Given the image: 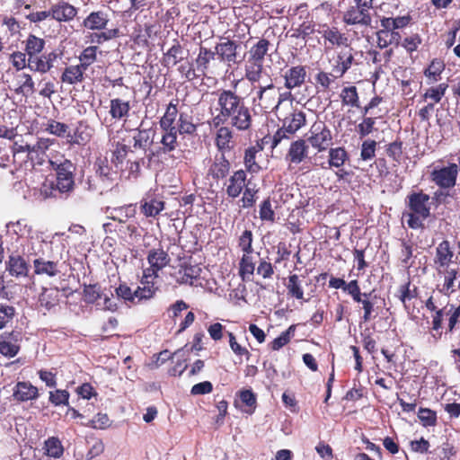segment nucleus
Segmentation results:
<instances>
[{"label":"nucleus","instance_id":"1","mask_svg":"<svg viewBox=\"0 0 460 460\" xmlns=\"http://www.w3.org/2000/svg\"><path fill=\"white\" fill-rule=\"evenodd\" d=\"M217 114L212 119V125L219 127L228 125L237 130L244 131L251 128L252 117L244 99L232 90L217 92Z\"/></svg>","mask_w":460,"mask_h":460},{"label":"nucleus","instance_id":"2","mask_svg":"<svg viewBox=\"0 0 460 460\" xmlns=\"http://www.w3.org/2000/svg\"><path fill=\"white\" fill-rule=\"evenodd\" d=\"M251 84V93L255 102L264 111L277 109L279 87L275 86L270 74L246 78Z\"/></svg>","mask_w":460,"mask_h":460},{"label":"nucleus","instance_id":"3","mask_svg":"<svg viewBox=\"0 0 460 460\" xmlns=\"http://www.w3.org/2000/svg\"><path fill=\"white\" fill-rule=\"evenodd\" d=\"M429 200V195L421 190L407 196V207L410 211L404 212L402 217L410 228L418 229L423 226V221L430 216Z\"/></svg>","mask_w":460,"mask_h":460},{"label":"nucleus","instance_id":"4","mask_svg":"<svg viewBox=\"0 0 460 460\" xmlns=\"http://www.w3.org/2000/svg\"><path fill=\"white\" fill-rule=\"evenodd\" d=\"M49 164L56 172L57 189L61 193L70 192L75 186V164L64 156L50 158Z\"/></svg>","mask_w":460,"mask_h":460},{"label":"nucleus","instance_id":"5","mask_svg":"<svg viewBox=\"0 0 460 460\" xmlns=\"http://www.w3.org/2000/svg\"><path fill=\"white\" fill-rule=\"evenodd\" d=\"M270 41L261 39L249 50V57L244 67L245 78L270 74L264 67V58L268 53Z\"/></svg>","mask_w":460,"mask_h":460},{"label":"nucleus","instance_id":"6","mask_svg":"<svg viewBox=\"0 0 460 460\" xmlns=\"http://www.w3.org/2000/svg\"><path fill=\"white\" fill-rule=\"evenodd\" d=\"M149 267L143 270L145 281L155 279L159 277V271L170 263V256L163 248H153L147 254Z\"/></svg>","mask_w":460,"mask_h":460},{"label":"nucleus","instance_id":"7","mask_svg":"<svg viewBox=\"0 0 460 460\" xmlns=\"http://www.w3.org/2000/svg\"><path fill=\"white\" fill-rule=\"evenodd\" d=\"M307 142L318 152L325 151L332 144L331 130L323 121L315 122L310 128Z\"/></svg>","mask_w":460,"mask_h":460},{"label":"nucleus","instance_id":"8","mask_svg":"<svg viewBox=\"0 0 460 460\" xmlns=\"http://www.w3.org/2000/svg\"><path fill=\"white\" fill-rule=\"evenodd\" d=\"M355 60L354 49L345 47L336 52V55L330 59L331 69L335 77H342L351 67Z\"/></svg>","mask_w":460,"mask_h":460},{"label":"nucleus","instance_id":"9","mask_svg":"<svg viewBox=\"0 0 460 460\" xmlns=\"http://www.w3.org/2000/svg\"><path fill=\"white\" fill-rule=\"evenodd\" d=\"M458 168L456 164H450L447 167L435 168L430 174L431 181L439 188L449 189L456 185Z\"/></svg>","mask_w":460,"mask_h":460},{"label":"nucleus","instance_id":"10","mask_svg":"<svg viewBox=\"0 0 460 460\" xmlns=\"http://www.w3.org/2000/svg\"><path fill=\"white\" fill-rule=\"evenodd\" d=\"M240 45L228 38H225L221 42L217 43L215 47V53L218 59L226 63L227 66L238 64L237 49Z\"/></svg>","mask_w":460,"mask_h":460},{"label":"nucleus","instance_id":"11","mask_svg":"<svg viewBox=\"0 0 460 460\" xmlns=\"http://www.w3.org/2000/svg\"><path fill=\"white\" fill-rule=\"evenodd\" d=\"M46 242L42 239L40 234L36 232L31 237L27 238L24 242H21L18 252L27 259L31 257L39 258L44 255L43 247Z\"/></svg>","mask_w":460,"mask_h":460},{"label":"nucleus","instance_id":"12","mask_svg":"<svg viewBox=\"0 0 460 460\" xmlns=\"http://www.w3.org/2000/svg\"><path fill=\"white\" fill-rule=\"evenodd\" d=\"M319 33L322 35L324 46L326 49H331L334 46L348 47L349 39L345 33L341 32L337 27H331L328 25H323L322 29L319 31Z\"/></svg>","mask_w":460,"mask_h":460},{"label":"nucleus","instance_id":"13","mask_svg":"<svg viewBox=\"0 0 460 460\" xmlns=\"http://www.w3.org/2000/svg\"><path fill=\"white\" fill-rule=\"evenodd\" d=\"M107 217L117 225L126 224L131 222L136 217L137 207L135 204H128L121 207H115L106 208Z\"/></svg>","mask_w":460,"mask_h":460},{"label":"nucleus","instance_id":"14","mask_svg":"<svg viewBox=\"0 0 460 460\" xmlns=\"http://www.w3.org/2000/svg\"><path fill=\"white\" fill-rule=\"evenodd\" d=\"M57 58L58 54L55 51L41 56L37 55L35 58H28V68L33 72L45 74L54 66Z\"/></svg>","mask_w":460,"mask_h":460},{"label":"nucleus","instance_id":"15","mask_svg":"<svg viewBox=\"0 0 460 460\" xmlns=\"http://www.w3.org/2000/svg\"><path fill=\"white\" fill-rule=\"evenodd\" d=\"M7 234L21 244L27 238L31 237L37 231L33 230L25 220L21 219L16 222H10L6 225Z\"/></svg>","mask_w":460,"mask_h":460},{"label":"nucleus","instance_id":"16","mask_svg":"<svg viewBox=\"0 0 460 460\" xmlns=\"http://www.w3.org/2000/svg\"><path fill=\"white\" fill-rule=\"evenodd\" d=\"M343 21L349 25H370L371 16L369 10L360 5L351 6L343 15Z\"/></svg>","mask_w":460,"mask_h":460},{"label":"nucleus","instance_id":"17","mask_svg":"<svg viewBox=\"0 0 460 460\" xmlns=\"http://www.w3.org/2000/svg\"><path fill=\"white\" fill-rule=\"evenodd\" d=\"M144 120L141 121L139 127L133 130V146L135 148L146 150L153 143L155 131L152 128H145Z\"/></svg>","mask_w":460,"mask_h":460},{"label":"nucleus","instance_id":"18","mask_svg":"<svg viewBox=\"0 0 460 460\" xmlns=\"http://www.w3.org/2000/svg\"><path fill=\"white\" fill-rule=\"evenodd\" d=\"M285 87L289 91L300 87L305 81L306 69L305 66L298 65L288 68L284 75Z\"/></svg>","mask_w":460,"mask_h":460},{"label":"nucleus","instance_id":"19","mask_svg":"<svg viewBox=\"0 0 460 460\" xmlns=\"http://www.w3.org/2000/svg\"><path fill=\"white\" fill-rule=\"evenodd\" d=\"M13 397L17 402H28L39 397V390L28 381L18 382L13 389Z\"/></svg>","mask_w":460,"mask_h":460},{"label":"nucleus","instance_id":"20","mask_svg":"<svg viewBox=\"0 0 460 460\" xmlns=\"http://www.w3.org/2000/svg\"><path fill=\"white\" fill-rule=\"evenodd\" d=\"M33 269L36 275L54 278L60 273V263L58 261L46 260L40 256L33 259Z\"/></svg>","mask_w":460,"mask_h":460},{"label":"nucleus","instance_id":"21","mask_svg":"<svg viewBox=\"0 0 460 460\" xmlns=\"http://www.w3.org/2000/svg\"><path fill=\"white\" fill-rule=\"evenodd\" d=\"M30 270V265L25 260V256L22 255L18 251L9 256L7 263V270L10 275L20 278L26 277Z\"/></svg>","mask_w":460,"mask_h":460},{"label":"nucleus","instance_id":"22","mask_svg":"<svg viewBox=\"0 0 460 460\" xmlns=\"http://www.w3.org/2000/svg\"><path fill=\"white\" fill-rule=\"evenodd\" d=\"M226 194L231 198H237L246 186V173L243 170L234 172L226 183Z\"/></svg>","mask_w":460,"mask_h":460},{"label":"nucleus","instance_id":"23","mask_svg":"<svg viewBox=\"0 0 460 460\" xmlns=\"http://www.w3.org/2000/svg\"><path fill=\"white\" fill-rule=\"evenodd\" d=\"M308 155V146L304 139H298L291 143L287 159L289 161V167L292 164H301Z\"/></svg>","mask_w":460,"mask_h":460},{"label":"nucleus","instance_id":"24","mask_svg":"<svg viewBox=\"0 0 460 460\" xmlns=\"http://www.w3.org/2000/svg\"><path fill=\"white\" fill-rule=\"evenodd\" d=\"M51 18L61 22H70L77 14V9L66 2H59L51 6Z\"/></svg>","mask_w":460,"mask_h":460},{"label":"nucleus","instance_id":"25","mask_svg":"<svg viewBox=\"0 0 460 460\" xmlns=\"http://www.w3.org/2000/svg\"><path fill=\"white\" fill-rule=\"evenodd\" d=\"M109 15L103 11H96L90 13L84 20V28L91 31H103L109 23Z\"/></svg>","mask_w":460,"mask_h":460},{"label":"nucleus","instance_id":"26","mask_svg":"<svg viewBox=\"0 0 460 460\" xmlns=\"http://www.w3.org/2000/svg\"><path fill=\"white\" fill-rule=\"evenodd\" d=\"M177 128L161 130L160 147L158 153L167 155L179 146Z\"/></svg>","mask_w":460,"mask_h":460},{"label":"nucleus","instance_id":"27","mask_svg":"<svg viewBox=\"0 0 460 460\" xmlns=\"http://www.w3.org/2000/svg\"><path fill=\"white\" fill-rule=\"evenodd\" d=\"M454 252L451 250L450 243L447 240L442 241L436 248L434 263L438 271L441 268H447L452 261Z\"/></svg>","mask_w":460,"mask_h":460},{"label":"nucleus","instance_id":"28","mask_svg":"<svg viewBox=\"0 0 460 460\" xmlns=\"http://www.w3.org/2000/svg\"><path fill=\"white\" fill-rule=\"evenodd\" d=\"M164 208V202L152 196H146L140 201L141 212L146 217H155Z\"/></svg>","mask_w":460,"mask_h":460},{"label":"nucleus","instance_id":"29","mask_svg":"<svg viewBox=\"0 0 460 460\" xmlns=\"http://www.w3.org/2000/svg\"><path fill=\"white\" fill-rule=\"evenodd\" d=\"M201 269L197 265L181 266L175 272V279L180 284L193 285L200 275Z\"/></svg>","mask_w":460,"mask_h":460},{"label":"nucleus","instance_id":"30","mask_svg":"<svg viewBox=\"0 0 460 460\" xmlns=\"http://www.w3.org/2000/svg\"><path fill=\"white\" fill-rule=\"evenodd\" d=\"M130 103L120 98L111 99L110 102V115L116 120H126L129 114Z\"/></svg>","mask_w":460,"mask_h":460},{"label":"nucleus","instance_id":"31","mask_svg":"<svg viewBox=\"0 0 460 460\" xmlns=\"http://www.w3.org/2000/svg\"><path fill=\"white\" fill-rule=\"evenodd\" d=\"M52 142L49 138H40L35 144L30 145L28 158L31 162L41 164L44 161L46 151Z\"/></svg>","mask_w":460,"mask_h":460},{"label":"nucleus","instance_id":"32","mask_svg":"<svg viewBox=\"0 0 460 460\" xmlns=\"http://www.w3.org/2000/svg\"><path fill=\"white\" fill-rule=\"evenodd\" d=\"M217 132L216 135V145L219 151L222 153L229 151L234 146L233 142V131L226 125L217 127Z\"/></svg>","mask_w":460,"mask_h":460},{"label":"nucleus","instance_id":"33","mask_svg":"<svg viewBox=\"0 0 460 460\" xmlns=\"http://www.w3.org/2000/svg\"><path fill=\"white\" fill-rule=\"evenodd\" d=\"M401 35L392 29L383 28L376 32V43L380 49L387 48L390 45H399Z\"/></svg>","mask_w":460,"mask_h":460},{"label":"nucleus","instance_id":"34","mask_svg":"<svg viewBox=\"0 0 460 460\" xmlns=\"http://www.w3.org/2000/svg\"><path fill=\"white\" fill-rule=\"evenodd\" d=\"M216 58L215 51L205 47H200L199 54L196 58V67L198 72L202 74V78L207 75L208 71L209 64Z\"/></svg>","mask_w":460,"mask_h":460},{"label":"nucleus","instance_id":"35","mask_svg":"<svg viewBox=\"0 0 460 460\" xmlns=\"http://www.w3.org/2000/svg\"><path fill=\"white\" fill-rule=\"evenodd\" d=\"M305 124V114L301 111H294L283 120V126L288 129V135L295 134Z\"/></svg>","mask_w":460,"mask_h":460},{"label":"nucleus","instance_id":"36","mask_svg":"<svg viewBox=\"0 0 460 460\" xmlns=\"http://www.w3.org/2000/svg\"><path fill=\"white\" fill-rule=\"evenodd\" d=\"M86 69L79 65H71L65 68L61 75L63 83L75 84L84 80V73Z\"/></svg>","mask_w":460,"mask_h":460},{"label":"nucleus","instance_id":"37","mask_svg":"<svg viewBox=\"0 0 460 460\" xmlns=\"http://www.w3.org/2000/svg\"><path fill=\"white\" fill-rule=\"evenodd\" d=\"M445 69V63L440 58L431 60L429 66L424 70V75L428 80V84H434L441 79V74Z\"/></svg>","mask_w":460,"mask_h":460},{"label":"nucleus","instance_id":"38","mask_svg":"<svg viewBox=\"0 0 460 460\" xmlns=\"http://www.w3.org/2000/svg\"><path fill=\"white\" fill-rule=\"evenodd\" d=\"M230 164L226 159L224 154H221L220 156H217L213 164L209 169V173L215 179H223L226 177L229 172Z\"/></svg>","mask_w":460,"mask_h":460},{"label":"nucleus","instance_id":"39","mask_svg":"<svg viewBox=\"0 0 460 460\" xmlns=\"http://www.w3.org/2000/svg\"><path fill=\"white\" fill-rule=\"evenodd\" d=\"M18 87L15 92L18 94L29 96L35 92V85L31 75L27 73H20L16 75Z\"/></svg>","mask_w":460,"mask_h":460},{"label":"nucleus","instance_id":"40","mask_svg":"<svg viewBox=\"0 0 460 460\" xmlns=\"http://www.w3.org/2000/svg\"><path fill=\"white\" fill-rule=\"evenodd\" d=\"M177 115H178L177 105L172 102H170L167 105L164 114L162 116V118L159 120V126H160L161 130L176 128L174 122L176 120Z\"/></svg>","mask_w":460,"mask_h":460},{"label":"nucleus","instance_id":"41","mask_svg":"<svg viewBox=\"0 0 460 460\" xmlns=\"http://www.w3.org/2000/svg\"><path fill=\"white\" fill-rule=\"evenodd\" d=\"M155 279H146L145 281L144 275L142 276L140 284L137 289L135 296L137 297V303L142 300H147L154 296L156 288L155 287Z\"/></svg>","mask_w":460,"mask_h":460},{"label":"nucleus","instance_id":"42","mask_svg":"<svg viewBox=\"0 0 460 460\" xmlns=\"http://www.w3.org/2000/svg\"><path fill=\"white\" fill-rule=\"evenodd\" d=\"M183 49L181 44L176 41L164 55L163 62L165 66H173L181 63L182 58Z\"/></svg>","mask_w":460,"mask_h":460},{"label":"nucleus","instance_id":"43","mask_svg":"<svg viewBox=\"0 0 460 460\" xmlns=\"http://www.w3.org/2000/svg\"><path fill=\"white\" fill-rule=\"evenodd\" d=\"M349 160L348 152L344 147L330 148L328 152V164L330 167L341 168Z\"/></svg>","mask_w":460,"mask_h":460},{"label":"nucleus","instance_id":"44","mask_svg":"<svg viewBox=\"0 0 460 460\" xmlns=\"http://www.w3.org/2000/svg\"><path fill=\"white\" fill-rule=\"evenodd\" d=\"M340 97L343 106H349L351 108L360 107L358 89L354 85L344 87L341 91Z\"/></svg>","mask_w":460,"mask_h":460},{"label":"nucleus","instance_id":"45","mask_svg":"<svg viewBox=\"0 0 460 460\" xmlns=\"http://www.w3.org/2000/svg\"><path fill=\"white\" fill-rule=\"evenodd\" d=\"M44 47L45 40L43 39L32 34L29 35L25 40V52L28 58H35L43 50Z\"/></svg>","mask_w":460,"mask_h":460},{"label":"nucleus","instance_id":"46","mask_svg":"<svg viewBox=\"0 0 460 460\" xmlns=\"http://www.w3.org/2000/svg\"><path fill=\"white\" fill-rule=\"evenodd\" d=\"M255 261L252 253L243 252L239 263V272L243 279H249L255 270Z\"/></svg>","mask_w":460,"mask_h":460},{"label":"nucleus","instance_id":"47","mask_svg":"<svg viewBox=\"0 0 460 460\" xmlns=\"http://www.w3.org/2000/svg\"><path fill=\"white\" fill-rule=\"evenodd\" d=\"M19 351V346L16 341H13L11 335L0 336V353L4 356L13 358Z\"/></svg>","mask_w":460,"mask_h":460},{"label":"nucleus","instance_id":"48","mask_svg":"<svg viewBox=\"0 0 460 460\" xmlns=\"http://www.w3.org/2000/svg\"><path fill=\"white\" fill-rule=\"evenodd\" d=\"M178 71L181 78L186 81L192 82L196 79H202V74L198 72L197 67L195 68L190 61L181 62Z\"/></svg>","mask_w":460,"mask_h":460},{"label":"nucleus","instance_id":"49","mask_svg":"<svg viewBox=\"0 0 460 460\" xmlns=\"http://www.w3.org/2000/svg\"><path fill=\"white\" fill-rule=\"evenodd\" d=\"M411 21V17L409 15L404 16H397L395 18H383L381 19V27L392 29L393 31H396L398 29H402L406 27Z\"/></svg>","mask_w":460,"mask_h":460},{"label":"nucleus","instance_id":"50","mask_svg":"<svg viewBox=\"0 0 460 460\" xmlns=\"http://www.w3.org/2000/svg\"><path fill=\"white\" fill-rule=\"evenodd\" d=\"M118 235L121 239H136L140 236L137 224L131 221L126 224L118 225Z\"/></svg>","mask_w":460,"mask_h":460},{"label":"nucleus","instance_id":"51","mask_svg":"<svg viewBox=\"0 0 460 460\" xmlns=\"http://www.w3.org/2000/svg\"><path fill=\"white\" fill-rule=\"evenodd\" d=\"M128 147L120 143H117L115 149L112 151L111 163L118 170L124 171V160L128 154Z\"/></svg>","mask_w":460,"mask_h":460},{"label":"nucleus","instance_id":"52","mask_svg":"<svg viewBox=\"0 0 460 460\" xmlns=\"http://www.w3.org/2000/svg\"><path fill=\"white\" fill-rule=\"evenodd\" d=\"M296 329V325H290L285 332H281V334L275 338L270 343V348L272 350H279L282 347L287 345L291 337L295 334Z\"/></svg>","mask_w":460,"mask_h":460},{"label":"nucleus","instance_id":"53","mask_svg":"<svg viewBox=\"0 0 460 460\" xmlns=\"http://www.w3.org/2000/svg\"><path fill=\"white\" fill-rule=\"evenodd\" d=\"M44 449L49 456L55 458L60 457L64 452L61 441L55 437L49 438L45 441Z\"/></svg>","mask_w":460,"mask_h":460},{"label":"nucleus","instance_id":"54","mask_svg":"<svg viewBox=\"0 0 460 460\" xmlns=\"http://www.w3.org/2000/svg\"><path fill=\"white\" fill-rule=\"evenodd\" d=\"M287 288L290 296L296 299L304 298V290L297 275L293 274L288 277Z\"/></svg>","mask_w":460,"mask_h":460},{"label":"nucleus","instance_id":"55","mask_svg":"<svg viewBox=\"0 0 460 460\" xmlns=\"http://www.w3.org/2000/svg\"><path fill=\"white\" fill-rule=\"evenodd\" d=\"M119 35V29L103 30L101 32H92L88 39L91 43L102 44L105 41L112 40Z\"/></svg>","mask_w":460,"mask_h":460},{"label":"nucleus","instance_id":"56","mask_svg":"<svg viewBox=\"0 0 460 460\" xmlns=\"http://www.w3.org/2000/svg\"><path fill=\"white\" fill-rule=\"evenodd\" d=\"M447 87L448 85L443 83L439 84L435 87H430L427 89L422 96L423 100L426 101L428 99H431L434 102V103L439 102L441 99L444 97Z\"/></svg>","mask_w":460,"mask_h":460},{"label":"nucleus","instance_id":"57","mask_svg":"<svg viewBox=\"0 0 460 460\" xmlns=\"http://www.w3.org/2000/svg\"><path fill=\"white\" fill-rule=\"evenodd\" d=\"M259 151L260 148L258 146H251L245 150L244 164L246 169L251 172H257L260 170V165L255 161L256 155Z\"/></svg>","mask_w":460,"mask_h":460},{"label":"nucleus","instance_id":"58","mask_svg":"<svg viewBox=\"0 0 460 460\" xmlns=\"http://www.w3.org/2000/svg\"><path fill=\"white\" fill-rule=\"evenodd\" d=\"M69 128L66 124L50 119L48 121L46 130L57 137H69Z\"/></svg>","mask_w":460,"mask_h":460},{"label":"nucleus","instance_id":"59","mask_svg":"<svg viewBox=\"0 0 460 460\" xmlns=\"http://www.w3.org/2000/svg\"><path fill=\"white\" fill-rule=\"evenodd\" d=\"M177 132L181 135H192L196 132L197 127L192 123L190 118L186 114H180L178 119Z\"/></svg>","mask_w":460,"mask_h":460},{"label":"nucleus","instance_id":"60","mask_svg":"<svg viewBox=\"0 0 460 460\" xmlns=\"http://www.w3.org/2000/svg\"><path fill=\"white\" fill-rule=\"evenodd\" d=\"M260 218L262 221L273 223L275 221V211L271 200L270 199H264L260 205Z\"/></svg>","mask_w":460,"mask_h":460},{"label":"nucleus","instance_id":"61","mask_svg":"<svg viewBox=\"0 0 460 460\" xmlns=\"http://www.w3.org/2000/svg\"><path fill=\"white\" fill-rule=\"evenodd\" d=\"M98 48L96 46L87 47L79 56L80 65L87 69L96 60Z\"/></svg>","mask_w":460,"mask_h":460},{"label":"nucleus","instance_id":"62","mask_svg":"<svg viewBox=\"0 0 460 460\" xmlns=\"http://www.w3.org/2000/svg\"><path fill=\"white\" fill-rule=\"evenodd\" d=\"M253 235L251 230H244L238 239V246L243 252L253 253Z\"/></svg>","mask_w":460,"mask_h":460},{"label":"nucleus","instance_id":"63","mask_svg":"<svg viewBox=\"0 0 460 460\" xmlns=\"http://www.w3.org/2000/svg\"><path fill=\"white\" fill-rule=\"evenodd\" d=\"M418 417L424 427H433L437 424L436 412L428 408H420Z\"/></svg>","mask_w":460,"mask_h":460},{"label":"nucleus","instance_id":"64","mask_svg":"<svg viewBox=\"0 0 460 460\" xmlns=\"http://www.w3.org/2000/svg\"><path fill=\"white\" fill-rule=\"evenodd\" d=\"M69 393L66 390L57 389L49 392V402L55 406L67 405Z\"/></svg>","mask_w":460,"mask_h":460}]
</instances>
